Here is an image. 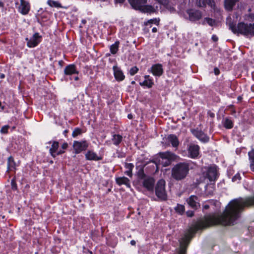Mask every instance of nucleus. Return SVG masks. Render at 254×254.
<instances>
[{
  "instance_id": "nucleus-1",
  "label": "nucleus",
  "mask_w": 254,
  "mask_h": 254,
  "mask_svg": "<svg viewBox=\"0 0 254 254\" xmlns=\"http://www.w3.org/2000/svg\"><path fill=\"white\" fill-rule=\"evenodd\" d=\"M231 203L228 210L225 213V226L234 225L245 207L254 205V195L243 201L234 199Z\"/></svg>"
},
{
  "instance_id": "nucleus-2",
  "label": "nucleus",
  "mask_w": 254,
  "mask_h": 254,
  "mask_svg": "<svg viewBox=\"0 0 254 254\" xmlns=\"http://www.w3.org/2000/svg\"><path fill=\"white\" fill-rule=\"evenodd\" d=\"M190 164L187 162H179L171 170L172 177L177 181L185 179L189 174Z\"/></svg>"
},
{
  "instance_id": "nucleus-3",
  "label": "nucleus",
  "mask_w": 254,
  "mask_h": 254,
  "mask_svg": "<svg viewBox=\"0 0 254 254\" xmlns=\"http://www.w3.org/2000/svg\"><path fill=\"white\" fill-rule=\"evenodd\" d=\"M226 25L229 27V29L235 34L237 35H242L245 37H247L248 28L249 23L244 21L238 22L237 24V21L233 19L230 16L226 18Z\"/></svg>"
},
{
  "instance_id": "nucleus-4",
  "label": "nucleus",
  "mask_w": 254,
  "mask_h": 254,
  "mask_svg": "<svg viewBox=\"0 0 254 254\" xmlns=\"http://www.w3.org/2000/svg\"><path fill=\"white\" fill-rule=\"evenodd\" d=\"M175 156L176 155L170 151L159 152L158 156L153 158L152 162L156 165H161L163 167H167L171 165Z\"/></svg>"
},
{
  "instance_id": "nucleus-5",
  "label": "nucleus",
  "mask_w": 254,
  "mask_h": 254,
  "mask_svg": "<svg viewBox=\"0 0 254 254\" xmlns=\"http://www.w3.org/2000/svg\"><path fill=\"white\" fill-rule=\"evenodd\" d=\"M166 182L164 180H159L154 187L155 194L159 199L162 201L167 199V192L165 190Z\"/></svg>"
},
{
  "instance_id": "nucleus-6",
  "label": "nucleus",
  "mask_w": 254,
  "mask_h": 254,
  "mask_svg": "<svg viewBox=\"0 0 254 254\" xmlns=\"http://www.w3.org/2000/svg\"><path fill=\"white\" fill-rule=\"evenodd\" d=\"M89 145V142L86 140H82L81 141L75 140L73 141L72 145L74 153L77 154L86 151L88 148Z\"/></svg>"
},
{
  "instance_id": "nucleus-7",
  "label": "nucleus",
  "mask_w": 254,
  "mask_h": 254,
  "mask_svg": "<svg viewBox=\"0 0 254 254\" xmlns=\"http://www.w3.org/2000/svg\"><path fill=\"white\" fill-rule=\"evenodd\" d=\"M79 71L77 70L75 64H72L66 65L64 70V80H68V76L73 75H78Z\"/></svg>"
},
{
  "instance_id": "nucleus-8",
  "label": "nucleus",
  "mask_w": 254,
  "mask_h": 254,
  "mask_svg": "<svg viewBox=\"0 0 254 254\" xmlns=\"http://www.w3.org/2000/svg\"><path fill=\"white\" fill-rule=\"evenodd\" d=\"M191 133L199 140L203 143H207L209 141V137L198 127L191 129Z\"/></svg>"
},
{
  "instance_id": "nucleus-9",
  "label": "nucleus",
  "mask_w": 254,
  "mask_h": 254,
  "mask_svg": "<svg viewBox=\"0 0 254 254\" xmlns=\"http://www.w3.org/2000/svg\"><path fill=\"white\" fill-rule=\"evenodd\" d=\"M186 12L189 15V19L191 22H195L201 19L202 17V12L199 10L195 9H189Z\"/></svg>"
},
{
  "instance_id": "nucleus-10",
  "label": "nucleus",
  "mask_w": 254,
  "mask_h": 254,
  "mask_svg": "<svg viewBox=\"0 0 254 254\" xmlns=\"http://www.w3.org/2000/svg\"><path fill=\"white\" fill-rule=\"evenodd\" d=\"M42 36L39 33L36 32L33 34L30 39L26 38L27 46L29 48H34L37 46L41 41Z\"/></svg>"
},
{
  "instance_id": "nucleus-11",
  "label": "nucleus",
  "mask_w": 254,
  "mask_h": 254,
  "mask_svg": "<svg viewBox=\"0 0 254 254\" xmlns=\"http://www.w3.org/2000/svg\"><path fill=\"white\" fill-rule=\"evenodd\" d=\"M148 72L152 73L155 77H159L164 73L163 65L161 64H154L148 70Z\"/></svg>"
},
{
  "instance_id": "nucleus-12",
  "label": "nucleus",
  "mask_w": 254,
  "mask_h": 254,
  "mask_svg": "<svg viewBox=\"0 0 254 254\" xmlns=\"http://www.w3.org/2000/svg\"><path fill=\"white\" fill-rule=\"evenodd\" d=\"M155 180L150 176H147L141 182L143 188L149 191H153L154 188Z\"/></svg>"
},
{
  "instance_id": "nucleus-13",
  "label": "nucleus",
  "mask_w": 254,
  "mask_h": 254,
  "mask_svg": "<svg viewBox=\"0 0 254 254\" xmlns=\"http://www.w3.org/2000/svg\"><path fill=\"white\" fill-rule=\"evenodd\" d=\"M200 147L197 144H191L188 148L189 157L192 159H196L199 154Z\"/></svg>"
},
{
  "instance_id": "nucleus-14",
  "label": "nucleus",
  "mask_w": 254,
  "mask_h": 254,
  "mask_svg": "<svg viewBox=\"0 0 254 254\" xmlns=\"http://www.w3.org/2000/svg\"><path fill=\"white\" fill-rule=\"evenodd\" d=\"M206 177L208 178L210 182L215 181L218 177V173L216 166L208 167L207 170Z\"/></svg>"
},
{
  "instance_id": "nucleus-15",
  "label": "nucleus",
  "mask_w": 254,
  "mask_h": 254,
  "mask_svg": "<svg viewBox=\"0 0 254 254\" xmlns=\"http://www.w3.org/2000/svg\"><path fill=\"white\" fill-rule=\"evenodd\" d=\"M85 159L87 161H98L103 159L102 156H99L93 150H88L85 153Z\"/></svg>"
},
{
  "instance_id": "nucleus-16",
  "label": "nucleus",
  "mask_w": 254,
  "mask_h": 254,
  "mask_svg": "<svg viewBox=\"0 0 254 254\" xmlns=\"http://www.w3.org/2000/svg\"><path fill=\"white\" fill-rule=\"evenodd\" d=\"M165 143L167 145L171 144L172 146L177 148L179 145V141L177 136L174 134L168 135L165 139Z\"/></svg>"
},
{
  "instance_id": "nucleus-17",
  "label": "nucleus",
  "mask_w": 254,
  "mask_h": 254,
  "mask_svg": "<svg viewBox=\"0 0 254 254\" xmlns=\"http://www.w3.org/2000/svg\"><path fill=\"white\" fill-rule=\"evenodd\" d=\"M198 197L194 195H190L186 200L189 206L194 209H197L200 207Z\"/></svg>"
},
{
  "instance_id": "nucleus-18",
  "label": "nucleus",
  "mask_w": 254,
  "mask_h": 254,
  "mask_svg": "<svg viewBox=\"0 0 254 254\" xmlns=\"http://www.w3.org/2000/svg\"><path fill=\"white\" fill-rule=\"evenodd\" d=\"M113 70L115 78L117 81L120 82L125 79V75L120 67L117 65H114L113 67Z\"/></svg>"
},
{
  "instance_id": "nucleus-19",
  "label": "nucleus",
  "mask_w": 254,
  "mask_h": 254,
  "mask_svg": "<svg viewBox=\"0 0 254 254\" xmlns=\"http://www.w3.org/2000/svg\"><path fill=\"white\" fill-rule=\"evenodd\" d=\"M128 1L131 7L136 10L147 3V0H128Z\"/></svg>"
},
{
  "instance_id": "nucleus-20",
  "label": "nucleus",
  "mask_w": 254,
  "mask_h": 254,
  "mask_svg": "<svg viewBox=\"0 0 254 254\" xmlns=\"http://www.w3.org/2000/svg\"><path fill=\"white\" fill-rule=\"evenodd\" d=\"M196 4L200 7H205L208 5L213 9H215L216 6L214 0H198L196 1Z\"/></svg>"
},
{
  "instance_id": "nucleus-21",
  "label": "nucleus",
  "mask_w": 254,
  "mask_h": 254,
  "mask_svg": "<svg viewBox=\"0 0 254 254\" xmlns=\"http://www.w3.org/2000/svg\"><path fill=\"white\" fill-rule=\"evenodd\" d=\"M18 10L22 14H27L30 10L29 3L25 0H20V4L18 7Z\"/></svg>"
},
{
  "instance_id": "nucleus-22",
  "label": "nucleus",
  "mask_w": 254,
  "mask_h": 254,
  "mask_svg": "<svg viewBox=\"0 0 254 254\" xmlns=\"http://www.w3.org/2000/svg\"><path fill=\"white\" fill-rule=\"evenodd\" d=\"M140 12L144 13L151 14L156 12L154 7L151 5L145 4L138 10Z\"/></svg>"
},
{
  "instance_id": "nucleus-23",
  "label": "nucleus",
  "mask_w": 254,
  "mask_h": 254,
  "mask_svg": "<svg viewBox=\"0 0 254 254\" xmlns=\"http://www.w3.org/2000/svg\"><path fill=\"white\" fill-rule=\"evenodd\" d=\"M116 182L119 186L125 185L127 188H130V181L126 177L116 178Z\"/></svg>"
},
{
  "instance_id": "nucleus-24",
  "label": "nucleus",
  "mask_w": 254,
  "mask_h": 254,
  "mask_svg": "<svg viewBox=\"0 0 254 254\" xmlns=\"http://www.w3.org/2000/svg\"><path fill=\"white\" fill-rule=\"evenodd\" d=\"M7 166V172H8L9 171H15L16 170V163L14 161L13 157L12 156H10L8 158Z\"/></svg>"
},
{
  "instance_id": "nucleus-25",
  "label": "nucleus",
  "mask_w": 254,
  "mask_h": 254,
  "mask_svg": "<svg viewBox=\"0 0 254 254\" xmlns=\"http://www.w3.org/2000/svg\"><path fill=\"white\" fill-rule=\"evenodd\" d=\"M238 1V0H225L224 6L225 9L229 11H232L236 2Z\"/></svg>"
},
{
  "instance_id": "nucleus-26",
  "label": "nucleus",
  "mask_w": 254,
  "mask_h": 254,
  "mask_svg": "<svg viewBox=\"0 0 254 254\" xmlns=\"http://www.w3.org/2000/svg\"><path fill=\"white\" fill-rule=\"evenodd\" d=\"M59 147V143L57 141H54L52 143V146L49 150L51 155L53 157H56V152L58 151Z\"/></svg>"
},
{
  "instance_id": "nucleus-27",
  "label": "nucleus",
  "mask_w": 254,
  "mask_h": 254,
  "mask_svg": "<svg viewBox=\"0 0 254 254\" xmlns=\"http://www.w3.org/2000/svg\"><path fill=\"white\" fill-rule=\"evenodd\" d=\"M111 140L115 145L119 146L123 141V136L119 134H114L112 135Z\"/></svg>"
},
{
  "instance_id": "nucleus-28",
  "label": "nucleus",
  "mask_w": 254,
  "mask_h": 254,
  "mask_svg": "<svg viewBox=\"0 0 254 254\" xmlns=\"http://www.w3.org/2000/svg\"><path fill=\"white\" fill-rule=\"evenodd\" d=\"M154 84L153 80H144L142 82H139V85L143 88H151Z\"/></svg>"
},
{
  "instance_id": "nucleus-29",
  "label": "nucleus",
  "mask_w": 254,
  "mask_h": 254,
  "mask_svg": "<svg viewBox=\"0 0 254 254\" xmlns=\"http://www.w3.org/2000/svg\"><path fill=\"white\" fill-rule=\"evenodd\" d=\"M248 155L250 162L251 170L254 172V149L249 152Z\"/></svg>"
},
{
  "instance_id": "nucleus-30",
  "label": "nucleus",
  "mask_w": 254,
  "mask_h": 254,
  "mask_svg": "<svg viewBox=\"0 0 254 254\" xmlns=\"http://www.w3.org/2000/svg\"><path fill=\"white\" fill-rule=\"evenodd\" d=\"M224 127L227 129L233 128L234 126L233 122L228 118H225L223 122Z\"/></svg>"
},
{
  "instance_id": "nucleus-31",
  "label": "nucleus",
  "mask_w": 254,
  "mask_h": 254,
  "mask_svg": "<svg viewBox=\"0 0 254 254\" xmlns=\"http://www.w3.org/2000/svg\"><path fill=\"white\" fill-rule=\"evenodd\" d=\"M247 37L250 38L254 37V23H249L248 28Z\"/></svg>"
},
{
  "instance_id": "nucleus-32",
  "label": "nucleus",
  "mask_w": 254,
  "mask_h": 254,
  "mask_svg": "<svg viewBox=\"0 0 254 254\" xmlns=\"http://www.w3.org/2000/svg\"><path fill=\"white\" fill-rule=\"evenodd\" d=\"M125 168L127 170L125 172V174L128 176L131 177L132 175V171L134 168V165L132 163H126Z\"/></svg>"
},
{
  "instance_id": "nucleus-33",
  "label": "nucleus",
  "mask_w": 254,
  "mask_h": 254,
  "mask_svg": "<svg viewBox=\"0 0 254 254\" xmlns=\"http://www.w3.org/2000/svg\"><path fill=\"white\" fill-rule=\"evenodd\" d=\"M120 45V42L119 41H117L115 42L114 44L111 45L110 48V50L111 53L114 55L116 54L119 50V47Z\"/></svg>"
},
{
  "instance_id": "nucleus-34",
  "label": "nucleus",
  "mask_w": 254,
  "mask_h": 254,
  "mask_svg": "<svg viewBox=\"0 0 254 254\" xmlns=\"http://www.w3.org/2000/svg\"><path fill=\"white\" fill-rule=\"evenodd\" d=\"M174 210L178 214L183 215L185 212V207L182 204H177V206L174 208Z\"/></svg>"
},
{
  "instance_id": "nucleus-35",
  "label": "nucleus",
  "mask_w": 254,
  "mask_h": 254,
  "mask_svg": "<svg viewBox=\"0 0 254 254\" xmlns=\"http://www.w3.org/2000/svg\"><path fill=\"white\" fill-rule=\"evenodd\" d=\"M137 178L139 182H141L142 181L144 180L147 176L145 175L143 169H140L138 170L137 173Z\"/></svg>"
},
{
  "instance_id": "nucleus-36",
  "label": "nucleus",
  "mask_w": 254,
  "mask_h": 254,
  "mask_svg": "<svg viewBox=\"0 0 254 254\" xmlns=\"http://www.w3.org/2000/svg\"><path fill=\"white\" fill-rule=\"evenodd\" d=\"M47 3L51 7H54L57 8L62 7L61 4L58 1H55L53 0H48Z\"/></svg>"
},
{
  "instance_id": "nucleus-37",
  "label": "nucleus",
  "mask_w": 254,
  "mask_h": 254,
  "mask_svg": "<svg viewBox=\"0 0 254 254\" xmlns=\"http://www.w3.org/2000/svg\"><path fill=\"white\" fill-rule=\"evenodd\" d=\"M204 22H206L207 24L211 26H213L216 23L215 20L209 17L204 18V22L202 23V24H204Z\"/></svg>"
},
{
  "instance_id": "nucleus-38",
  "label": "nucleus",
  "mask_w": 254,
  "mask_h": 254,
  "mask_svg": "<svg viewBox=\"0 0 254 254\" xmlns=\"http://www.w3.org/2000/svg\"><path fill=\"white\" fill-rule=\"evenodd\" d=\"M82 133V129L79 127H76L73 130L72 133V136L73 137H76L78 135H79L81 134Z\"/></svg>"
},
{
  "instance_id": "nucleus-39",
  "label": "nucleus",
  "mask_w": 254,
  "mask_h": 254,
  "mask_svg": "<svg viewBox=\"0 0 254 254\" xmlns=\"http://www.w3.org/2000/svg\"><path fill=\"white\" fill-rule=\"evenodd\" d=\"M159 21H160L159 19L154 18V19H149L147 22H145L144 23L145 25H148L149 24H153V23H154L156 25H158L159 24Z\"/></svg>"
},
{
  "instance_id": "nucleus-40",
  "label": "nucleus",
  "mask_w": 254,
  "mask_h": 254,
  "mask_svg": "<svg viewBox=\"0 0 254 254\" xmlns=\"http://www.w3.org/2000/svg\"><path fill=\"white\" fill-rule=\"evenodd\" d=\"M11 189L13 190H17L18 188H17V184L16 182L15 177H14L11 181Z\"/></svg>"
},
{
  "instance_id": "nucleus-41",
  "label": "nucleus",
  "mask_w": 254,
  "mask_h": 254,
  "mask_svg": "<svg viewBox=\"0 0 254 254\" xmlns=\"http://www.w3.org/2000/svg\"><path fill=\"white\" fill-rule=\"evenodd\" d=\"M10 127L8 125H5L1 127L0 132L1 134H7Z\"/></svg>"
},
{
  "instance_id": "nucleus-42",
  "label": "nucleus",
  "mask_w": 254,
  "mask_h": 254,
  "mask_svg": "<svg viewBox=\"0 0 254 254\" xmlns=\"http://www.w3.org/2000/svg\"><path fill=\"white\" fill-rule=\"evenodd\" d=\"M138 68L137 66H134L132 67H131L130 70H129V74L131 76H133L135 74H136L138 71Z\"/></svg>"
},
{
  "instance_id": "nucleus-43",
  "label": "nucleus",
  "mask_w": 254,
  "mask_h": 254,
  "mask_svg": "<svg viewBox=\"0 0 254 254\" xmlns=\"http://www.w3.org/2000/svg\"><path fill=\"white\" fill-rule=\"evenodd\" d=\"M241 179V177L239 173H237L234 176H233L232 178V181L233 182H239Z\"/></svg>"
},
{
  "instance_id": "nucleus-44",
  "label": "nucleus",
  "mask_w": 254,
  "mask_h": 254,
  "mask_svg": "<svg viewBox=\"0 0 254 254\" xmlns=\"http://www.w3.org/2000/svg\"><path fill=\"white\" fill-rule=\"evenodd\" d=\"M116 153L117 154V157L119 158H122L126 157V154L125 153L120 151L118 150H117Z\"/></svg>"
},
{
  "instance_id": "nucleus-45",
  "label": "nucleus",
  "mask_w": 254,
  "mask_h": 254,
  "mask_svg": "<svg viewBox=\"0 0 254 254\" xmlns=\"http://www.w3.org/2000/svg\"><path fill=\"white\" fill-rule=\"evenodd\" d=\"M186 214L188 217H191L194 215V211L192 210H189L186 212Z\"/></svg>"
},
{
  "instance_id": "nucleus-46",
  "label": "nucleus",
  "mask_w": 254,
  "mask_h": 254,
  "mask_svg": "<svg viewBox=\"0 0 254 254\" xmlns=\"http://www.w3.org/2000/svg\"><path fill=\"white\" fill-rule=\"evenodd\" d=\"M214 73L216 75H218L220 74V70L218 67H215L214 68Z\"/></svg>"
},
{
  "instance_id": "nucleus-47",
  "label": "nucleus",
  "mask_w": 254,
  "mask_h": 254,
  "mask_svg": "<svg viewBox=\"0 0 254 254\" xmlns=\"http://www.w3.org/2000/svg\"><path fill=\"white\" fill-rule=\"evenodd\" d=\"M207 115L211 118H214L215 117L214 113H212L211 111L209 110L207 112Z\"/></svg>"
},
{
  "instance_id": "nucleus-48",
  "label": "nucleus",
  "mask_w": 254,
  "mask_h": 254,
  "mask_svg": "<svg viewBox=\"0 0 254 254\" xmlns=\"http://www.w3.org/2000/svg\"><path fill=\"white\" fill-rule=\"evenodd\" d=\"M211 39L214 41V42H217L218 40V37L216 35H213L211 37Z\"/></svg>"
},
{
  "instance_id": "nucleus-49",
  "label": "nucleus",
  "mask_w": 254,
  "mask_h": 254,
  "mask_svg": "<svg viewBox=\"0 0 254 254\" xmlns=\"http://www.w3.org/2000/svg\"><path fill=\"white\" fill-rule=\"evenodd\" d=\"M68 147V144L67 142H64L62 145V148L64 150L67 149Z\"/></svg>"
},
{
  "instance_id": "nucleus-50",
  "label": "nucleus",
  "mask_w": 254,
  "mask_h": 254,
  "mask_svg": "<svg viewBox=\"0 0 254 254\" xmlns=\"http://www.w3.org/2000/svg\"><path fill=\"white\" fill-rule=\"evenodd\" d=\"M64 153V150L60 149V150L57 151L56 152V156L57 155H61V154H63Z\"/></svg>"
},
{
  "instance_id": "nucleus-51",
  "label": "nucleus",
  "mask_w": 254,
  "mask_h": 254,
  "mask_svg": "<svg viewBox=\"0 0 254 254\" xmlns=\"http://www.w3.org/2000/svg\"><path fill=\"white\" fill-rule=\"evenodd\" d=\"M144 77L145 78L144 80H153V78L149 75H145Z\"/></svg>"
},
{
  "instance_id": "nucleus-52",
  "label": "nucleus",
  "mask_w": 254,
  "mask_h": 254,
  "mask_svg": "<svg viewBox=\"0 0 254 254\" xmlns=\"http://www.w3.org/2000/svg\"><path fill=\"white\" fill-rule=\"evenodd\" d=\"M241 150H242L241 148H237L236 150V154L238 155H240V154L241 153Z\"/></svg>"
},
{
  "instance_id": "nucleus-53",
  "label": "nucleus",
  "mask_w": 254,
  "mask_h": 254,
  "mask_svg": "<svg viewBox=\"0 0 254 254\" xmlns=\"http://www.w3.org/2000/svg\"><path fill=\"white\" fill-rule=\"evenodd\" d=\"M240 16L239 13L238 12H235L234 13L233 17H235L236 19ZM237 21V20H236Z\"/></svg>"
},
{
  "instance_id": "nucleus-54",
  "label": "nucleus",
  "mask_w": 254,
  "mask_h": 254,
  "mask_svg": "<svg viewBox=\"0 0 254 254\" xmlns=\"http://www.w3.org/2000/svg\"><path fill=\"white\" fill-rule=\"evenodd\" d=\"M73 79L75 81H78L79 80V77L78 76V75H76L75 76H73Z\"/></svg>"
},
{
  "instance_id": "nucleus-55",
  "label": "nucleus",
  "mask_w": 254,
  "mask_h": 254,
  "mask_svg": "<svg viewBox=\"0 0 254 254\" xmlns=\"http://www.w3.org/2000/svg\"><path fill=\"white\" fill-rule=\"evenodd\" d=\"M209 208V205L208 204H205L203 206V209H208Z\"/></svg>"
},
{
  "instance_id": "nucleus-56",
  "label": "nucleus",
  "mask_w": 254,
  "mask_h": 254,
  "mask_svg": "<svg viewBox=\"0 0 254 254\" xmlns=\"http://www.w3.org/2000/svg\"><path fill=\"white\" fill-rule=\"evenodd\" d=\"M64 64V62L63 60H61V61H59V64L61 67H62L63 66Z\"/></svg>"
},
{
  "instance_id": "nucleus-57",
  "label": "nucleus",
  "mask_w": 254,
  "mask_h": 254,
  "mask_svg": "<svg viewBox=\"0 0 254 254\" xmlns=\"http://www.w3.org/2000/svg\"><path fill=\"white\" fill-rule=\"evenodd\" d=\"M115 1L116 2L122 3L125 1V0H115Z\"/></svg>"
},
{
  "instance_id": "nucleus-58",
  "label": "nucleus",
  "mask_w": 254,
  "mask_h": 254,
  "mask_svg": "<svg viewBox=\"0 0 254 254\" xmlns=\"http://www.w3.org/2000/svg\"><path fill=\"white\" fill-rule=\"evenodd\" d=\"M130 244L132 245V246H135V244H136V242L134 241V240H131L130 241Z\"/></svg>"
},
{
  "instance_id": "nucleus-59",
  "label": "nucleus",
  "mask_w": 254,
  "mask_h": 254,
  "mask_svg": "<svg viewBox=\"0 0 254 254\" xmlns=\"http://www.w3.org/2000/svg\"><path fill=\"white\" fill-rule=\"evenodd\" d=\"M127 118L129 119H132L133 118V116L131 114H129L127 115Z\"/></svg>"
},
{
  "instance_id": "nucleus-60",
  "label": "nucleus",
  "mask_w": 254,
  "mask_h": 254,
  "mask_svg": "<svg viewBox=\"0 0 254 254\" xmlns=\"http://www.w3.org/2000/svg\"><path fill=\"white\" fill-rule=\"evenodd\" d=\"M5 77V75L3 73H0V78L2 79Z\"/></svg>"
},
{
  "instance_id": "nucleus-61",
  "label": "nucleus",
  "mask_w": 254,
  "mask_h": 254,
  "mask_svg": "<svg viewBox=\"0 0 254 254\" xmlns=\"http://www.w3.org/2000/svg\"><path fill=\"white\" fill-rule=\"evenodd\" d=\"M152 31L153 33H155L157 31V29L156 27H153L152 29Z\"/></svg>"
},
{
  "instance_id": "nucleus-62",
  "label": "nucleus",
  "mask_w": 254,
  "mask_h": 254,
  "mask_svg": "<svg viewBox=\"0 0 254 254\" xmlns=\"http://www.w3.org/2000/svg\"><path fill=\"white\" fill-rule=\"evenodd\" d=\"M0 7H4V3L2 1H0Z\"/></svg>"
},
{
  "instance_id": "nucleus-63",
  "label": "nucleus",
  "mask_w": 254,
  "mask_h": 254,
  "mask_svg": "<svg viewBox=\"0 0 254 254\" xmlns=\"http://www.w3.org/2000/svg\"><path fill=\"white\" fill-rule=\"evenodd\" d=\"M68 132V130H64L63 132V133L65 135V136H66V133Z\"/></svg>"
},
{
  "instance_id": "nucleus-64",
  "label": "nucleus",
  "mask_w": 254,
  "mask_h": 254,
  "mask_svg": "<svg viewBox=\"0 0 254 254\" xmlns=\"http://www.w3.org/2000/svg\"><path fill=\"white\" fill-rule=\"evenodd\" d=\"M236 113V110H233L232 111V114L233 115V114H235Z\"/></svg>"
}]
</instances>
